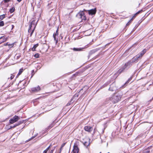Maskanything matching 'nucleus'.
<instances>
[{
    "label": "nucleus",
    "mask_w": 153,
    "mask_h": 153,
    "mask_svg": "<svg viewBox=\"0 0 153 153\" xmlns=\"http://www.w3.org/2000/svg\"><path fill=\"white\" fill-rule=\"evenodd\" d=\"M131 62H128L125 63L121 68L116 72V74L119 75L121 73L127 70L131 66Z\"/></svg>",
    "instance_id": "nucleus-1"
},
{
    "label": "nucleus",
    "mask_w": 153,
    "mask_h": 153,
    "mask_svg": "<svg viewBox=\"0 0 153 153\" xmlns=\"http://www.w3.org/2000/svg\"><path fill=\"white\" fill-rule=\"evenodd\" d=\"M121 98V97L118 95H114L109 98V100L114 103L118 102Z\"/></svg>",
    "instance_id": "nucleus-2"
},
{
    "label": "nucleus",
    "mask_w": 153,
    "mask_h": 153,
    "mask_svg": "<svg viewBox=\"0 0 153 153\" xmlns=\"http://www.w3.org/2000/svg\"><path fill=\"white\" fill-rule=\"evenodd\" d=\"M35 21L33 20L30 22L29 25L28 32L29 33L31 32L30 35V36H31L33 34L36 27V25H35Z\"/></svg>",
    "instance_id": "nucleus-3"
},
{
    "label": "nucleus",
    "mask_w": 153,
    "mask_h": 153,
    "mask_svg": "<svg viewBox=\"0 0 153 153\" xmlns=\"http://www.w3.org/2000/svg\"><path fill=\"white\" fill-rule=\"evenodd\" d=\"M77 16L78 18L81 19L82 20H85L86 19L84 13L83 11L80 12L78 13Z\"/></svg>",
    "instance_id": "nucleus-4"
},
{
    "label": "nucleus",
    "mask_w": 153,
    "mask_h": 153,
    "mask_svg": "<svg viewBox=\"0 0 153 153\" xmlns=\"http://www.w3.org/2000/svg\"><path fill=\"white\" fill-rule=\"evenodd\" d=\"M139 59H140L139 56L137 55L135 56L131 60L129 61L128 62H131V66L132 65V63H135L137 62L138 61Z\"/></svg>",
    "instance_id": "nucleus-5"
},
{
    "label": "nucleus",
    "mask_w": 153,
    "mask_h": 153,
    "mask_svg": "<svg viewBox=\"0 0 153 153\" xmlns=\"http://www.w3.org/2000/svg\"><path fill=\"white\" fill-rule=\"evenodd\" d=\"M117 88L115 86V84L114 83H112L110 86L109 90L111 91H115Z\"/></svg>",
    "instance_id": "nucleus-6"
},
{
    "label": "nucleus",
    "mask_w": 153,
    "mask_h": 153,
    "mask_svg": "<svg viewBox=\"0 0 153 153\" xmlns=\"http://www.w3.org/2000/svg\"><path fill=\"white\" fill-rule=\"evenodd\" d=\"M85 130L88 132H90L93 130V128L90 126H85L84 127Z\"/></svg>",
    "instance_id": "nucleus-7"
},
{
    "label": "nucleus",
    "mask_w": 153,
    "mask_h": 153,
    "mask_svg": "<svg viewBox=\"0 0 153 153\" xmlns=\"http://www.w3.org/2000/svg\"><path fill=\"white\" fill-rule=\"evenodd\" d=\"M146 50L144 49L143 51H142L139 54H138L137 56H139V58H140V59H141L142 57L143 56V55L146 53Z\"/></svg>",
    "instance_id": "nucleus-8"
},
{
    "label": "nucleus",
    "mask_w": 153,
    "mask_h": 153,
    "mask_svg": "<svg viewBox=\"0 0 153 153\" xmlns=\"http://www.w3.org/2000/svg\"><path fill=\"white\" fill-rule=\"evenodd\" d=\"M79 149L77 145H74V149L73 152L74 153H78Z\"/></svg>",
    "instance_id": "nucleus-9"
},
{
    "label": "nucleus",
    "mask_w": 153,
    "mask_h": 153,
    "mask_svg": "<svg viewBox=\"0 0 153 153\" xmlns=\"http://www.w3.org/2000/svg\"><path fill=\"white\" fill-rule=\"evenodd\" d=\"M58 28L56 31V33H54L53 34V37L54 38V39L56 41V43L58 42V38L56 37V36H57L58 35Z\"/></svg>",
    "instance_id": "nucleus-10"
},
{
    "label": "nucleus",
    "mask_w": 153,
    "mask_h": 153,
    "mask_svg": "<svg viewBox=\"0 0 153 153\" xmlns=\"http://www.w3.org/2000/svg\"><path fill=\"white\" fill-rule=\"evenodd\" d=\"M96 12V8L90 10L88 11V13L90 15H93L95 14Z\"/></svg>",
    "instance_id": "nucleus-11"
},
{
    "label": "nucleus",
    "mask_w": 153,
    "mask_h": 153,
    "mask_svg": "<svg viewBox=\"0 0 153 153\" xmlns=\"http://www.w3.org/2000/svg\"><path fill=\"white\" fill-rule=\"evenodd\" d=\"M40 89V87L39 86H38L36 87L33 88H31V90L33 92H36L39 91Z\"/></svg>",
    "instance_id": "nucleus-12"
},
{
    "label": "nucleus",
    "mask_w": 153,
    "mask_h": 153,
    "mask_svg": "<svg viewBox=\"0 0 153 153\" xmlns=\"http://www.w3.org/2000/svg\"><path fill=\"white\" fill-rule=\"evenodd\" d=\"M150 151V148L149 147H148L147 149L144 150L142 153H149Z\"/></svg>",
    "instance_id": "nucleus-13"
},
{
    "label": "nucleus",
    "mask_w": 153,
    "mask_h": 153,
    "mask_svg": "<svg viewBox=\"0 0 153 153\" xmlns=\"http://www.w3.org/2000/svg\"><path fill=\"white\" fill-rule=\"evenodd\" d=\"M6 39L5 37L3 36H2L0 38V42H4V41H6Z\"/></svg>",
    "instance_id": "nucleus-14"
},
{
    "label": "nucleus",
    "mask_w": 153,
    "mask_h": 153,
    "mask_svg": "<svg viewBox=\"0 0 153 153\" xmlns=\"http://www.w3.org/2000/svg\"><path fill=\"white\" fill-rule=\"evenodd\" d=\"M23 122V121H19V122L18 123H16L13 126H12V127L13 128H14L15 127H16L19 125H20V124H21V123H22Z\"/></svg>",
    "instance_id": "nucleus-15"
},
{
    "label": "nucleus",
    "mask_w": 153,
    "mask_h": 153,
    "mask_svg": "<svg viewBox=\"0 0 153 153\" xmlns=\"http://www.w3.org/2000/svg\"><path fill=\"white\" fill-rule=\"evenodd\" d=\"M142 11V10H140L137 12L132 17L134 19L136 17V16L138 14H139Z\"/></svg>",
    "instance_id": "nucleus-16"
},
{
    "label": "nucleus",
    "mask_w": 153,
    "mask_h": 153,
    "mask_svg": "<svg viewBox=\"0 0 153 153\" xmlns=\"http://www.w3.org/2000/svg\"><path fill=\"white\" fill-rule=\"evenodd\" d=\"M131 79V78H130L128 79L125 83L124 84V85L123 86V87H125L126 86V85L128 84L130 81V80Z\"/></svg>",
    "instance_id": "nucleus-17"
},
{
    "label": "nucleus",
    "mask_w": 153,
    "mask_h": 153,
    "mask_svg": "<svg viewBox=\"0 0 153 153\" xmlns=\"http://www.w3.org/2000/svg\"><path fill=\"white\" fill-rule=\"evenodd\" d=\"M83 48H73L74 51H80Z\"/></svg>",
    "instance_id": "nucleus-18"
},
{
    "label": "nucleus",
    "mask_w": 153,
    "mask_h": 153,
    "mask_svg": "<svg viewBox=\"0 0 153 153\" xmlns=\"http://www.w3.org/2000/svg\"><path fill=\"white\" fill-rule=\"evenodd\" d=\"M22 72H23V69H20L19 71V73H18L16 77H18L19 75H20L22 74Z\"/></svg>",
    "instance_id": "nucleus-19"
},
{
    "label": "nucleus",
    "mask_w": 153,
    "mask_h": 153,
    "mask_svg": "<svg viewBox=\"0 0 153 153\" xmlns=\"http://www.w3.org/2000/svg\"><path fill=\"white\" fill-rule=\"evenodd\" d=\"M5 17V15L3 14L0 16V21L3 19Z\"/></svg>",
    "instance_id": "nucleus-20"
},
{
    "label": "nucleus",
    "mask_w": 153,
    "mask_h": 153,
    "mask_svg": "<svg viewBox=\"0 0 153 153\" xmlns=\"http://www.w3.org/2000/svg\"><path fill=\"white\" fill-rule=\"evenodd\" d=\"M89 143L86 142H85L83 143L84 145L86 147H87V146L89 145Z\"/></svg>",
    "instance_id": "nucleus-21"
},
{
    "label": "nucleus",
    "mask_w": 153,
    "mask_h": 153,
    "mask_svg": "<svg viewBox=\"0 0 153 153\" xmlns=\"http://www.w3.org/2000/svg\"><path fill=\"white\" fill-rule=\"evenodd\" d=\"M13 119L15 120L16 121H17L19 119V117L17 116H15L13 118Z\"/></svg>",
    "instance_id": "nucleus-22"
},
{
    "label": "nucleus",
    "mask_w": 153,
    "mask_h": 153,
    "mask_svg": "<svg viewBox=\"0 0 153 153\" xmlns=\"http://www.w3.org/2000/svg\"><path fill=\"white\" fill-rule=\"evenodd\" d=\"M16 122V121L15 120H14L13 119V118L12 119H10V123L11 124H12V123H15V122Z\"/></svg>",
    "instance_id": "nucleus-23"
},
{
    "label": "nucleus",
    "mask_w": 153,
    "mask_h": 153,
    "mask_svg": "<svg viewBox=\"0 0 153 153\" xmlns=\"http://www.w3.org/2000/svg\"><path fill=\"white\" fill-rule=\"evenodd\" d=\"M15 11V8L14 7H12V8L10 9V11L11 13H13Z\"/></svg>",
    "instance_id": "nucleus-24"
},
{
    "label": "nucleus",
    "mask_w": 153,
    "mask_h": 153,
    "mask_svg": "<svg viewBox=\"0 0 153 153\" xmlns=\"http://www.w3.org/2000/svg\"><path fill=\"white\" fill-rule=\"evenodd\" d=\"M4 25V23L3 21H1L0 22V26H3Z\"/></svg>",
    "instance_id": "nucleus-25"
},
{
    "label": "nucleus",
    "mask_w": 153,
    "mask_h": 153,
    "mask_svg": "<svg viewBox=\"0 0 153 153\" xmlns=\"http://www.w3.org/2000/svg\"><path fill=\"white\" fill-rule=\"evenodd\" d=\"M34 56L36 58H38L39 56V54L36 53L34 55Z\"/></svg>",
    "instance_id": "nucleus-26"
},
{
    "label": "nucleus",
    "mask_w": 153,
    "mask_h": 153,
    "mask_svg": "<svg viewBox=\"0 0 153 153\" xmlns=\"http://www.w3.org/2000/svg\"><path fill=\"white\" fill-rule=\"evenodd\" d=\"M38 44L34 45L32 48H36L38 46Z\"/></svg>",
    "instance_id": "nucleus-27"
},
{
    "label": "nucleus",
    "mask_w": 153,
    "mask_h": 153,
    "mask_svg": "<svg viewBox=\"0 0 153 153\" xmlns=\"http://www.w3.org/2000/svg\"><path fill=\"white\" fill-rule=\"evenodd\" d=\"M14 44H11V45H10L9 44H8V43H7V45H13V46H12V47H16V46H14Z\"/></svg>",
    "instance_id": "nucleus-28"
},
{
    "label": "nucleus",
    "mask_w": 153,
    "mask_h": 153,
    "mask_svg": "<svg viewBox=\"0 0 153 153\" xmlns=\"http://www.w3.org/2000/svg\"><path fill=\"white\" fill-rule=\"evenodd\" d=\"M14 76V75L12 74L11 76L10 77V79H13V78Z\"/></svg>",
    "instance_id": "nucleus-29"
},
{
    "label": "nucleus",
    "mask_w": 153,
    "mask_h": 153,
    "mask_svg": "<svg viewBox=\"0 0 153 153\" xmlns=\"http://www.w3.org/2000/svg\"><path fill=\"white\" fill-rule=\"evenodd\" d=\"M66 143H64L62 144L61 147H62V148H63L65 146Z\"/></svg>",
    "instance_id": "nucleus-30"
},
{
    "label": "nucleus",
    "mask_w": 153,
    "mask_h": 153,
    "mask_svg": "<svg viewBox=\"0 0 153 153\" xmlns=\"http://www.w3.org/2000/svg\"><path fill=\"white\" fill-rule=\"evenodd\" d=\"M51 146V145H50L45 150L48 151L49 149L50 148V147Z\"/></svg>",
    "instance_id": "nucleus-31"
},
{
    "label": "nucleus",
    "mask_w": 153,
    "mask_h": 153,
    "mask_svg": "<svg viewBox=\"0 0 153 153\" xmlns=\"http://www.w3.org/2000/svg\"><path fill=\"white\" fill-rule=\"evenodd\" d=\"M137 45V43H135V44H134L133 45H132V47H136L135 45Z\"/></svg>",
    "instance_id": "nucleus-32"
},
{
    "label": "nucleus",
    "mask_w": 153,
    "mask_h": 153,
    "mask_svg": "<svg viewBox=\"0 0 153 153\" xmlns=\"http://www.w3.org/2000/svg\"><path fill=\"white\" fill-rule=\"evenodd\" d=\"M10 0H4V2H8Z\"/></svg>",
    "instance_id": "nucleus-33"
},
{
    "label": "nucleus",
    "mask_w": 153,
    "mask_h": 153,
    "mask_svg": "<svg viewBox=\"0 0 153 153\" xmlns=\"http://www.w3.org/2000/svg\"><path fill=\"white\" fill-rule=\"evenodd\" d=\"M47 151L46 150H45L43 151V153H47Z\"/></svg>",
    "instance_id": "nucleus-34"
},
{
    "label": "nucleus",
    "mask_w": 153,
    "mask_h": 153,
    "mask_svg": "<svg viewBox=\"0 0 153 153\" xmlns=\"http://www.w3.org/2000/svg\"><path fill=\"white\" fill-rule=\"evenodd\" d=\"M62 147H61L60 149V152H61V151L62 150Z\"/></svg>",
    "instance_id": "nucleus-35"
},
{
    "label": "nucleus",
    "mask_w": 153,
    "mask_h": 153,
    "mask_svg": "<svg viewBox=\"0 0 153 153\" xmlns=\"http://www.w3.org/2000/svg\"><path fill=\"white\" fill-rule=\"evenodd\" d=\"M53 150H51L50 153H53Z\"/></svg>",
    "instance_id": "nucleus-36"
},
{
    "label": "nucleus",
    "mask_w": 153,
    "mask_h": 153,
    "mask_svg": "<svg viewBox=\"0 0 153 153\" xmlns=\"http://www.w3.org/2000/svg\"><path fill=\"white\" fill-rule=\"evenodd\" d=\"M133 19H133V18H132L131 19V20H130V21H129V22L132 21V20H133Z\"/></svg>",
    "instance_id": "nucleus-37"
},
{
    "label": "nucleus",
    "mask_w": 153,
    "mask_h": 153,
    "mask_svg": "<svg viewBox=\"0 0 153 153\" xmlns=\"http://www.w3.org/2000/svg\"><path fill=\"white\" fill-rule=\"evenodd\" d=\"M31 49L33 51H34L35 50L36 48H31Z\"/></svg>",
    "instance_id": "nucleus-38"
},
{
    "label": "nucleus",
    "mask_w": 153,
    "mask_h": 153,
    "mask_svg": "<svg viewBox=\"0 0 153 153\" xmlns=\"http://www.w3.org/2000/svg\"><path fill=\"white\" fill-rule=\"evenodd\" d=\"M13 128L12 127V126H10V127L9 128V129H11V128Z\"/></svg>",
    "instance_id": "nucleus-39"
},
{
    "label": "nucleus",
    "mask_w": 153,
    "mask_h": 153,
    "mask_svg": "<svg viewBox=\"0 0 153 153\" xmlns=\"http://www.w3.org/2000/svg\"><path fill=\"white\" fill-rule=\"evenodd\" d=\"M22 0H17V1L19 2H20Z\"/></svg>",
    "instance_id": "nucleus-40"
},
{
    "label": "nucleus",
    "mask_w": 153,
    "mask_h": 153,
    "mask_svg": "<svg viewBox=\"0 0 153 153\" xmlns=\"http://www.w3.org/2000/svg\"><path fill=\"white\" fill-rule=\"evenodd\" d=\"M129 22L126 25H128L129 24Z\"/></svg>",
    "instance_id": "nucleus-41"
},
{
    "label": "nucleus",
    "mask_w": 153,
    "mask_h": 153,
    "mask_svg": "<svg viewBox=\"0 0 153 153\" xmlns=\"http://www.w3.org/2000/svg\"><path fill=\"white\" fill-rule=\"evenodd\" d=\"M108 45V44H106V45H105V47H107V45Z\"/></svg>",
    "instance_id": "nucleus-42"
},
{
    "label": "nucleus",
    "mask_w": 153,
    "mask_h": 153,
    "mask_svg": "<svg viewBox=\"0 0 153 153\" xmlns=\"http://www.w3.org/2000/svg\"><path fill=\"white\" fill-rule=\"evenodd\" d=\"M103 132H104V130H103V131H102V133H103Z\"/></svg>",
    "instance_id": "nucleus-43"
},
{
    "label": "nucleus",
    "mask_w": 153,
    "mask_h": 153,
    "mask_svg": "<svg viewBox=\"0 0 153 153\" xmlns=\"http://www.w3.org/2000/svg\"><path fill=\"white\" fill-rule=\"evenodd\" d=\"M61 152H60V151L59 153H61Z\"/></svg>",
    "instance_id": "nucleus-44"
},
{
    "label": "nucleus",
    "mask_w": 153,
    "mask_h": 153,
    "mask_svg": "<svg viewBox=\"0 0 153 153\" xmlns=\"http://www.w3.org/2000/svg\"><path fill=\"white\" fill-rule=\"evenodd\" d=\"M9 78H9V77H8V79H9Z\"/></svg>",
    "instance_id": "nucleus-45"
},
{
    "label": "nucleus",
    "mask_w": 153,
    "mask_h": 153,
    "mask_svg": "<svg viewBox=\"0 0 153 153\" xmlns=\"http://www.w3.org/2000/svg\"><path fill=\"white\" fill-rule=\"evenodd\" d=\"M100 153H101V152H100Z\"/></svg>",
    "instance_id": "nucleus-46"
}]
</instances>
